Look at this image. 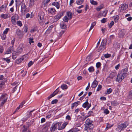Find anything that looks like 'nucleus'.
<instances>
[{"label": "nucleus", "mask_w": 132, "mask_h": 132, "mask_svg": "<svg viewBox=\"0 0 132 132\" xmlns=\"http://www.w3.org/2000/svg\"><path fill=\"white\" fill-rule=\"evenodd\" d=\"M93 121L89 119H87L86 121V125H85V130H87L88 131L89 130L92 129L94 127V126L92 123Z\"/></svg>", "instance_id": "obj_1"}, {"label": "nucleus", "mask_w": 132, "mask_h": 132, "mask_svg": "<svg viewBox=\"0 0 132 132\" xmlns=\"http://www.w3.org/2000/svg\"><path fill=\"white\" fill-rule=\"evenodd\" d=\"M129 123L128 122L126 121L123 123L118 125L117 128V130L120 132L121 130L125 129L128 125Z\"/></svg>", "instance_id": "obj_2"}, {"label": "nucleus", "mask_w": 132, "mask_h": 132, "mask_svg": "<svg viewBox=\"0 0 132 132\" xmlns=\"http://www.w3.org/2000/svg\"><path fill=\"white\" fill-rule=\"evenodd\" d=\"M8 97L6 94H3L0 97V107L2 106L7 100Z\"/></svg>", "instance_id": "obj_3"}, {"label": "nucleus", "mask_w": 132, "mask_h": 132, "mask_svg": "<svg viewBox=\"0 0 132 132\" xmlns=\"http://www.w3.org/2000/svg\"><path fill=\"white\" fill-rule=\"evenodd\" d=\"M126 76L125 74L123 73H121L119 72L117 78L116 79V81L120 82Z\"/></svg>", "instance_id": "obj_4"}, {"label": "nucleus", "mask_w": 132, "mask_h": 132, "mask_svg": "<svg viewBox=\"0 0 132 132\" xmlns=\"http://www.w3.org/2000/svg\"><path fill=\"white\" fill-rule=\"evenodd\" d=\"M24 47L22 46H20L19 47L17 48L16 51L15 53L16 55H19L22 52Z\"/></svg>", "instance_id": "obj_5"}, {"label": "nucleus", "mask_w": 132, "mask_h": 132, "mask_svg": "<svg viewBox=\"0 0 132 132\" xmlns=\"http://www.w3.org/2000/svg\"><path fill=\"white\" fill-rule=\"evenodd\" d=\"M128 7V6L125 3L121 5L119 9L120 12H122L127 9Z\"/></svg>", "instance_id": "obj_6"}, {"label": "nucleus", "mask_w": 132, "mask_h": 132, "mask_svg": "<svg viewBox=\"0 0 132 132\" xmlns=\"http://www.w3.org/2000/svg\"><path fill=\"white\" fill-rule=\"evenodd\" d=\"M16 33L17 35L19 38H22L24 35L22 32L19 29H17L16 31Z\"/></svg>", "instance_id": "obj_7"}, {"label": "nucleus", "mask_w": 132, "mask_h": 132, "mask_svg": "<svg viewBox=\"0 0 132 132\" xmlns=\"http://www.w3.org/2000/svg\"><path fill=\"white\" fill-rule=\"evenodd\" d=\"M58 92L59 91H57V89H56L52 94L47 97V100H50L51 98L56 95L58 93Z\"/></svg>", "instance_id": "obj_8"}, {"label": "nucleus", "mask_w": 132, "mask_h": 132, "mask_svg": "<svg viewBox=\"0 0 132 132\" xmlns=\"http://www.w3.org/2000/svg\"><path fill=\"white\" fill-rule=\"evenodd\" d=\"M44 14L43 13H42L38 15V21L40 23L42 22L44 20Z\"/></svg>", "instance_id": "obj_9"}, {"label": "nucleus", "mask_w": 132, "mask_h": 132, "mask_svg": "<svg viewBox=\"0 0 132 132\" xmlns=\"http://www.w3.org/2000/svg\"><path fill=\"white\" fill-rule=\"evenodd\" d=\"M8 3V1L6 2L1 7H0V11L1 12L3 11V9L5 10L6 8Z\"/></svg>", "instance_id": "obj_10"}, {"label": "nucleus", "mask_w": 132, "mask_h": 132, "mask_svg": "<svg viewBox=\"0 0 132 132\" xmlns=\"http://www.w3.org/2000/svg\"><path fill=\"white\" fill-rule=\"evenodd\" d=\"M106 44V42L102 41L101 43V46L99 47V50H103L105 48V46Z\"/></svg>", "instance_id": "obj_11"}, {"label": "nucleus", "mask_w": 132, "mask_h": 132, "mask_svg": "<svg viewBox=\"0 0 132 132\" xmlns=\"http://www.w3.org/2000/svg\"><path fill=\"white\" fill-rule=\"evenodd\" d=\"M13 46H11L6 51L5 53V54H8L11 53L12 51L13 50Z\"/></svg>", "instance_id": "obj_12"}, {"label": "nucleus", "mask_w": 132, "mask_h": 132, "mask_svg": "<svg viewBox=\"0 0 132 132\" xmlns=\"http://www.w3.org/2000/svg\"><path fill=\"white\" fill-rule=\"evenodd\" d=\"M21 10L22 11L23 10L24 11H25L27 9V6L25 5L24 3L22 2L21 3Z\"/></svg>", "instance_id": "obj_13"}, {"label": "nucleus", "mask_w": 132, "mask_h": 132, "mask_svg": "<svg viewBox=\"0 0 132 132\" xmlns=\"http://www.w3.org/2000/svg\"><path fill=\"white\" fill-rule=\"evenodd\" d=\"M62 13H60L58 14L57 15L55 16V20L56 21H57L60 19L61 17L63 15Z\"/></svg>", "instance_id": "obj_14"}, {"label": "nucleus", "mask_w": 132, "mask_h": 132, "mask_svg": "<svg viewBox=\"0 0 132 132\" xmlns=\"http://www.w3.org/2000/svg\"><path fill=\"white\" fill-rule=\"evenodd\" d=\"M26 55H23L21 58L17 59L16 61V63L18 64H19L24 59V57Z\"/></svg>", "instance_id": "obj_15"}, {"label": "nucleus", "mask_w": 132, "mask_h": 132, "mask_svg": "<svg viewBox=\"0 0 132 132\" xmlns=\"http://www.w3.org/2000/svg\"><path fill=\"white\" fill-rule=\"evenodd\" d=\"M48 11L49 13H50L51 14H54L55 10V9L54 8H49L48 9Z\"/></svg>", "instance_id": "obj_16"}, {"label": "nucleus", "mask_w": 132, "mask_h": 132, "mask_svg": "<svg viewBox=\"0 0 132 132\" xmlns=\"http://www.w3.org/2000/svg\"><path fill=\"white\" fill-rule=\"evenodd\" d=\"M86 101L82 105V106L85 108L87 107L88 105L89 104V103L88 102V97H86Z\"/></svg>", "instance_id": "obj_17"}, {"label": "nucleus", "mask_w": 132, "mask_h": 132, "mask_svg": "<svg viewBox=\"0 0 132 132\" xmlns=\"http://www.w3.org/2000/svg\"><path fill=\"white\" fill-rule=\"evenodd\" d=\"M107 13V11L106 10L103 11L102 12H101L99 14L98 16H105Z\"/></svg>", "instance_id": "obj_18"}, {"label": "nucleus", "mask_w": 132, "mask_h": 132, "mask_svg": "<svg viewBox=\"0 0 132 132\" xmlns=\"http://www.w3.org/2000/svg\"><path fill=\"white\" fill-rule=\"evenodd\" d=\"M34 110H32L30 111V112H28L26 116V118L25 120H27L28 118H29L30 117L31 115V113L33 112Z\"/></svg>", "instance_id": "obj_19"}, {"label": "nucleus", "mask_w": 132, "mask_h": 132, "mask_svg": "<svg viewBox=\"0 0 132 132\" xmlns=\"http://www.w3.org/2000/svg\"><path fill=\"white\" fill-rule=\"evenodd\" d=\"M98 84V82L96 80H95L92 83V87L93 88H95Z\"/></svg>", "instance_id": "obj_20"}, {"label": "nucleus", "mask_w": 132, "mask_h": 132, "mask_svg": "<svg viewBox=\"0 0 132 132\" xmlns=\"http://www.w3.org/2000/svg\"><path fill=\"white\" fill-rule=\"evenodd\" d=\"M5 83L3 81H0V90H1L4 87Z\"/></svg>", "instance_id": "obj_21"}, {"label": "nucleus", "mask_w": 132, "mask_h": 132, "mask_svg": "<svg viewBox=\"0 0 132 132\" xmlns=\"http://www.w3.org/2000/svg\"><path fill=\"white\" fill-rule=\"evenodd\" d=\"M52 5H54L56 7L57 9H59L60 7V4L58 2H54L52 4Z\"/></svg>", "instance_id": "obj_22"}, {"label": "nucleus", "mask_w": 132, "mask_h": 132, "mask_svg": "<svg viewBox=\"0 0 132 132\" xmlns=\"http://www.w3.org/2000/svg\"><path fill=\"white\" fill-rule=\"evenodd\" d=\"M116 72H112L110 74L109 77L113 79L114 77H116Z\"/></svg>", "instance_id": "obj_23"}, {"label": "nucleus", "mask_w": 132, "mask_h": 132, "mask_svg": "<svg viewBox=\"0 0 132 132\" xmlns=\"http://www.w3.org/2000/svg\"><path fill=\"white\" fill-rule=\"evenodd\" d=\"M52 27H53L52 26L49 27L48 28L47 30L45 32V33L47 34H49L50 32H51V30Z\"/></svg>", "instance_id": "obj_24"}, {"label": "nucleus", "mask_w": 132, "mask_h": 132, "mask_svg": "<svg viewBox=\"0 0 132 132\" xmlns=\"http://www.w3.org/2000/svg\"><path fill=\"white\" fill-rule=\"evenodd\" d=\"M128 69L127 68H125L124 69H123L120 72L121 73H123L126 74V76H127V73L126 72L128 71Z\"/></svg>", "instance_id": "obj_25"}, {"label": "nucleus", "mask_w": 132, "mask_h": 132, "mask_svg": "<svg viewBox=\"0 0 132 132\" xmlns=\"http://www.w3.org/2000/svg\"><path fill=\"white\" fill-rule=\"evenodd\" d=\"M68 123L67 122H65L63 123L62 125V126L61 127V128H59V130H61L64 128L67 125Z\"/></svg>", "instance_id": "obj_26"}, {"label": "nucleus", "mask_w": 132, "mask_h": 132, "mask_svg": "<svg viewBox=\"0 0 132 132\" xmlns=\"http://www.w3.org/2000/svg\"><path fill=\"white\" fill-rule=\"evenodd\" d=\"M84 0H77L76 3L78 5L82 4L84 1Z\"/></svg>", "instance_id": "obj_27"}, {"label": "nucleus", "mask_w": 132, "mask_h": 132, "mask_svg": "<svg viewBox=\"0 0 132 132\" xmlns=\"http://www.w3.org/2000/svg\"><path fill=\"white\" fill-rule=\"evenodd\" d=\"M9 14H2L1 15V16L2 18H4V19H6L9 17Z\"/></svg>", "instance_id": "obj_28"}, {"label": "nucleus", "mask_w": 132, "mask_h": 132, "mask_svg": "<svg viewBox=\"0 0 132 132\" xmlns=\"http://www.w3.org/2000/svg\"><path fill=\"white\" fill-rule=\"evenodd\" d=\"M111 105H114L116 106L119 104L116 101H114L111 102Z\"/></svg>", "instance_id": "obj_29"}, {"label": "nucleus", "mask_w": 132, "mask_h": 132, "mask_svg": "<svg viewBox=\"0 0 132 132\" xmlns=\"http://www.w3.org/2000/svg\"><path fill=\"white\" fill-rule=\"evenodd\" d=\"M26 102L25 101H23L20 105L17 108V109L19 110L20 108H21L23 106V105Z\"/></svg>", "instance_id": "obj_30"}, {"label": "nucleus", "mask_w": 132, "mask_h": 132, "mask_svg": "<svg viewBox=\"0 0 132 132\" xmlns=\"http://www.w3.org/2000/svg\"><path fill=\"white\" fill-rule=\"evenodd\" d=\"M60 25L61 28L62 29H64L66 28V25L65 23H61Z\"/></svg>", "instance_id": "obj_31"}, {"label": "nucleus", "mask_w": 132, "mask_h": 132, "mask_svg": "<svg viewBox=\"0 0 132 132\" xmlns=\"http://www.w3.org/2000/svg\"><path fill=\"white\" fill-rule=\"evenodd\" d=\"M104 6L103 4H101L100 6L97 7L96 8V10L98 11H100V10L102 9Z\"/></svg>", "instance_id": "obj_32"}, {"label": "nucleus", "mask_w": 132, "mask_h": 132, "mask_svg": "<svg viewBox=\"0 0 132 132\" xmlns=\"http://www.w3.org/2000/svg\"><path fill=\"white\" fill-rule=\"evenodd\" d=\"M61 87L62 89L63 90L67 89L68 88L67 85L64 84L62 85Z\"/></svg>", "instance_id": "obj_33"}, {"label": "nucleus", "mask_w": 132, "mask_h": 132, "mask_svg": "<svg viewBox=\"0 0 132 132\" xmlns=\"http://www.w3.org/2000/svg\"><path fill=\"white\" fill-rule=\"evenodd\" d=\"M11 21L12 23L14 24H15V18L13 16L11 17Z\"/></svg>", "instance_id": "obj_34"}, {"label": "nucleus", "mask_w": 132, "mask_h": 132, "mask_svg": "<svg viewBox=\"0 0 132 132\" xmlns=\"http://www.w3.org/2000/svg\"><path fill=\"white\" fill-rule=\"evenodd\" d=\"M96 23L95 22H93L91 24V27L89 30V32L94 27V26L95 25Z\"/></svg>", "instance_id": "obj_35"}, {"label": "nucleus", "mask_w": 132, "mask_h": 132, "mask_svg": "<svg viewBox=\"0 0 132 132\" xmlns=\"http://www.w3.org/2000/svg\"><path fill=\"white\" fill-rule=\"evenodd\" d=\"M67 15L69 17L70 19H71L72 18V14L70 12H67Z\"/></svg>", "instance_id": "obj_36"}, {"label": "nucleus", "mask_w": 132, "mask_h": 132, "mask_svg": "<svg viewBox=\"0 0 132 132\" xmlns=\"http://www.w3.org/2000/svg\"><path fill=\"white\" fill-rule=\"evenodd\" d=\"M88 70L89 72H93L94 71V67L93 66H91L88 68Z\"/></svg>", "instance_id": "obj_37"}, {"label": "nucleus", "mask_w": 132, "mask_h": 132, "mask_svg": "<svg viewBox=\"0 0 132 132\" xmlns=\"http://www.w3.org/2000/svg\"><path fill=\"white\" fill-rule=\"evenodd\" d=\"M53 125H52L51 127L50 128V131L51 132L54 131H55L56 129H57L56 128H55V127H53Z\"/></svg>", "instance_id": "obj_38"}, {"label": "nucleus", "mask_w": 132, "mask_h": 132, "mask_svg": "<svg viewBox=\"0 0 132 132\" xmlns=\"http://www.w3.org/2000/svg\"><path fill=\"white\" fill-rule=\"evenodd\" d=\"M113 125H111L110 124L108 123L107 124L106 127V129L108 130L109 128H110L111 127H112Z\"/></svg>", "instance_id": "obj_39"}, {"label": "nucleus", "mask_w": 132, "mask_h": 132, "mask_svg": "<svg viewBox=\"0 0 132 132\" xmlns=\"http://www.w3.org/2000/svg\"><path fill=\"white\" fill-rule=\"evenodd\" d=\"M90 2L93 5H97V2L93 0H90Z\"/></svg>", "instance_id": "obj_40"}, {"label": "nucleus", "mask_w": 132, "mask_h": 132, "mask_svg": "<svg viewBox=\"0 0 132 132\" xmlns=\"http://www.w3.org/2000/svg\"><path fill=\"white\" fill-rule=\"evenodd\" d=\"M28 27L26 25H25L23 27V29L24 31L25 32H27V30H28Z\"/></svg>", "instance_id": "obj_41"}, {"label": "nucleus", "mask_w": 132, "mask_h": 132, "mask_svg": "<svg viewBox=\"0 0 132 132\" xmlns=\"http://www.w3.org/2000/svg\"><path fill=\"white\" fill-rule=\"evenodd\" d=\"M112 91V90L111 88L107 89V93L106 94H109Z\"/></svg>", "instance_id": "obj_42"}, {"label": "nucleus", "mask_w": 132, "mask_h": 132, "mask_svg": "<svg viewBox=\"0 0 132 132\" xmlns=\"http://www.w3.org/2000/svg\"><path fill=\"white\" fill-rule=\"evenodd\" d=\"M101 64L100 62H98L96 63V67L97 68H99L101 66Z\"/></svg>", "instance_id": "obj_43"}, {"label": "nucleus", "mask_w": 132, "mask_h": 132, "mask_svg": "<svg viewBox=\"0 0 132 132\" xmlns=\"http://www.w3.org/2000/svg\"><path fill=\"white\" fill-rule=\"evenodd\" d=\"M58 102V100L57 99H55L53 100L51 102V104H54Z\"/></svg>", "instance_id": "obj_44"}, {"label": "nucleus", "mask_w": 132, "mask_h": 132, "mask_svg": "<svg viewBox=\"0 0 132 132\" xmlns=\"http://www.w3.org/2000/svg\"><path fill=\"white\" fill-rule=\"evenodd\" d=\"M114 22L113 21H111V22L109 24H108L109 27V28H111L112 26L114 25Z\"/></svg>", "instance_id": "obj_45"}, {"label": "nucleus", "mask_w": 132, "mask_h": 132, "mask_svg": "<svg viewBox=\"0 0 132 132\" xmlns=\"http://www.w3.org/2000/svg\"><path fill=\"white\" fill-rule=\"evenodd\" d=\"M102 88V86L101 85H99L96 90L97 91H99Z\"/></svg>", "instance_id": "obj_46"}, {"label": "nucleus", "mask_w": 132, "mask_h": 132, "mask_svg": "<svg viewBox=\"0 0 132 132\" xmlns=\"http://www.w3.org/2000/svg\"><path fill=\"white\" fill-rule=\"evenodd\" d=\"M34 2L30 0L29 6L30 7H32V6L34 5Z\"/></svg>", "instance_id": "obj_47"}, {"label": "nucleus", "mask_w": 132, "mask_h": 132, "mask_svg": "<svg viewBox=\"0 0 132 132\" xmlns=\"http://www.w3.org/2000/svg\"><path fill=\"white\" fill-rule=\"evenodd\" d=\"M33 38H30L29 39V43L31 44V43H33L34 41L33 40Z\"/></svg>", "instance_id": "obj_48"}, {"label": "nucleus", "mask_w": 132, "mask_h": 132, "mask_svg": "<svg viewBox=\"0 0 132 132\" xmlns=\"http://www.w3.org/2000/svg\"><path fill=\"white\" fill-rule=\"evenodd\" d=\"M10 30V29L9 28H7L3 32V34H6L8 31Z\"/></svg>", "instance_id": "obj_49"}, {"label": "nucleus", "mask_w": 132, "mask_h": 132, "mask_svg": "<svg viewBox=\"0 0 132 132\" xmlns=\"http://www.w3.org/2000/svg\"><path fill=\"white\" fill-rule=\"evenodd\" d=\"M17 24L20 27H21L22 25L21 22L20 21H18L17 22Z\"/></svg>", "instance_id": "obj_50"}, {"label": "nucleus", "mask_w": 132, "mask_h": 132, "mask_svg": "<svg viewBox=\"0 0 132 132\" xmlns=\"http://www.w3.org/2000/svg\"><path fill=\"white\" fill-rule=\"evenodd\" d=\"M111 55L109 54H105L104 55V57L106 58H108L111 56Z\"/></svg>", "instance_id": "obj_51"}, {"label": "nucleus", "mask_w": 132, "mask_h": 132, "mask_svg": "<svg viewBox=\"0 0 132 132\" xmlns=\"http://www.w3.org/2000/svg\"><path fill=\"white\" fill-rule=\"evenodd\" d=\"M68 20L69 19L67 16H65L64 17L63 20L64 22H68Z\"/></svg>", "instance_id": "obj_52"}, {"label": "nucleus", "mask_w": 132, "mask_h": 132, "mask_svg": "<svg viewBox=\"0 0 132 132\" xmlns=\"http://www.w3.org/2000/svg\"><path fill=\"white\" fill-rule=\"evenodd\" d=\"M3 59L7 63H9L10 61V60L8 58H3Z\"/></svg>", "instance_id": "obj_53"}, {"label": "nucleus", "mask_w": 132, "mask_h": 132, "mask_svg": "<svg viewBox=\"0 0 132 132\" xmlns=\"http://www.w3.org/2000/svg\"><path fill=\"white\" fill-rule=\"evenodd\" d=\"M104 112L106 114H108L109 113V111L107 109H106L104 110Z\"/></svg>", "instance_id": "obj_54"}, {"label": "nucleus", "mask_w": 132, "mask_h": 132, "mask_svg": "<svg viewBox=\"0 0 132 132\" xmlns=\"http://www.w3.org/2000/svg\"><path fill=\"white\" fill-rule=\"evenodd\" d=\"M34 62L31 61L29 62L28 64V66L29 67H30L31 65H32L33 64Z\"/></svg>", "instance_id": "obj_55"}, {"label": "nucleus", "mask_w": 132, "mask_h": 132, "mask_svg": "<svg viewBox=\"0 0 132 132\" xmlns=\"http://www.w3.org/2000/svg\"><path fill=\"white\" fill-rule=\"evenodd\" d=\"M1 37L2 39L3 40H5L6 38V35L3 34H2L1 35Z\"/></svg>", "instance_id": "obj_56"}, {"label": "nucleus", "mask_w": 132, "mask_h": 132, "mask_svg": "<svg viewBox=\"0 0 132 132\" xmlns=\"http://www.w3.org/2000/svg\"><path fill=\"white\" fill-rule=\"evenodd\" d=\"M119 16L117 15L116 17L114 18V20L115 22H117L119 19Z\"/></svg>", "instance_id": "obj_57"}, {"label": "nucleus", "mask_w": 132, "mask_h": 132, "mask_svg": "<svg viewBox=\"0 0 132 132\" xmlns=\"http://www.w3.org/2000/svg\"><path fill=\"white\" fill-rule=\"evenodd\" d=\"M75 105V107H77L78 105L79 104L80 102L78 101L73 103Z\"/></svg>", "instance_id": "obj_58"}, {"label": "nucleus", "mask_w": 132, "mask_h": 132, "mask_svg": "<svg viewBox=\"0 0 132 132\" xmlns=\"http://www.w3.org/2000/svg\"><path fill=\"white\" fill-rule=\"evenodd\" d=\"M107 18H103L101 20V22L102 23H105L106 21Z\"/></svg>", "instance_id": "obj_59"}, {"label": "nucleus", "mask_w": 132, "mask_h": 132, "mask_svg": "<svg viewBox=\"0 0 132 132\" xmlns=\"http://www.w3.org/2000/svg\"><path fill=\"white\" fill-rule=\"evenodd\" d=\"M65 31L64 30H62L60 33H59V36L60 37H61L62 35L64 34V32H65Z\"/></svg>", "instance_id": "obj_60"}, {"label": "nucleus", "mask_w": 132, "mask_h": 132, "mask_svg": "<svg viewBox=\"0 0 132 132\" xmlns=\"http://www.w3.org/2000/svg\"><path fill=\"white\" fill-rule=\"evenodd\" d=\"M57 126H58V128L57 129L58 130H59V128H61L60 126H61V123L59 122H57Z\"/></svg>", "instance_id": "obj_61"}, {"label": "nucleus", "mask_w": 132, "mask_h": 132, "mask_svg": "<svg viewBox=\"0 0 132 132\" xmlns=\"http://www.w3.org/2000/svg\"><path fill=\"white\" fill-rule=\"evenodd\" d=\"M52 125H53V127H55V128H56V129H57L58 128V126H57V123H53Z\"/></svg>", "instance_id": "obj_62"}, {"label": "nucleus", "mask_w": 132, "mask_h": 132, "mask_svg": "<svg viewBox=\"0 0 132 132\" xmlns=\"http://www.w3.org/2000/svg\"><path fill=\"white\" fill-rule=\"evenodd\" d=\"M90 56H88L86 58V61H88L90 60Z\"/></svg>", "instance_id": "obj_63"}, {"label": "nucleus", "mask_w": 132, "mask_h": 132, "mask_svg": "<svg viewBox=\"0 0 132 132\" xmlns=\"http://www.w3.org/2000/svg\"><path fill=\"white\" fill-rule=\"evenodd\" d=\"M24 127V129H23L22 132H26V131H27L28 130L27 129V128H26L24 126H23Z\"/></svg>", "instance_id": "obj_64"}]
</instances>
